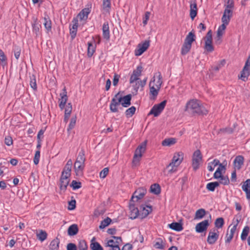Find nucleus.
<instances>
[{
	"mask_svg": "<svg viewBox=\"0 0 250 250\" xmlns=\"http://www.w3.org/2000/svg\"><path fill=\"white\" fill-rule=\"evenodd\" d=\"M43 25L47 30V32L51 31L52 28V23L49 18L47 16L44 18Z\"/></svg>",
	"mask_w": 250,
	"mask_h": 250,
	"instance_id": "f704fd0d",
	"label": "nucleus"
},
{
	"mask_svg": "<svg viewBox=\"0 0 250 250\" xmlns=\"http://www.w3.org/2000/svg\"><path fill=\"white\" fill-rule=\"evenodd\" d=\"M121 104L125 107L129 106L131 104V95L130 94L122 96L120 94Z\"/></svg>",
	"mask_w": 250,
	"mask_h": 250,
	"instance_id": "6ab92c4d",
	"label": "nucleus"
},
{
	"mask_svg": "<svg viewBox=\"0 0 250 250\" xmlns=\"http://www.w3.org/2000/svg\"><path fill=\"white\" fill-rule=\"evenodd\" d=\"M195 40V35L192 32H190L187 36L184 43L191 45L192 43Z\"/></svg>",
	"mask_w": 250,
	"mask_h": 250,
	"instance_id": "c756f323",
	"label": "nucleus"
},
{
	"mask_svg": "<svg viewBox=\"0 0 250 250\" xmlns=\"http://www.w3.org/2000/svg\"><path fill=\"white\" fill-rule=\"evenodd\" d=\"M133 202L130 201L129 206V209L130 210V218L131 219H135L138 216L139 212L138 209L135 207V206Z\"/></svg>",
	"mask_w": 250,
	"mask_h": 250,
	"instance_id": "aec40b11",
	"label": "nucleus"
},
{
	"mask_svg": "<svg viewBox=\"0 0 250 250\" xmlns=\"http://www.w3.org/2000/svg\"><path fill=\"white\" fill-rule=\"evenodd\" d=\"M40 27L41 25L37 23H34L33 25V31L37 35L39 33Z\"/></svg>",
	"mask_w": 250,
	"mask_h": 250,
	"instance_id": "0e129e2a",
	"label": "nucleus"
},
{
	"mask_svg": "<svg viewBox=\"0 0 250 250\" xmlns=\"http://www.w3.org/2000/svg\"><path fill=\"white\" fill-rule=\"evenodd\" d=\"M73 22L74 23L73 25L72 26V27H70V33L72 39H74L76 35L77 28L78 26L77 20H74L73 21Z\"/></svg>",
	"mask_w": 250,
	"mask_h": 250,
	"instance_id": "a878e982",
	"label": "nucleus"
},
{
	"mask_svg": "<svg viewBox=\"0 0 250 250\" xmlns=\"http://www.w3.org/2000/svg\"><path fill=\"white\" fill-rule=\"evenodd\" d=\"M70 186L72 187L74 189H76L81 187V183L76 181L73 180Z\"/></svg>",
	"mask_w": 250,
	"mask_h": 250,
	"instance_id": "13d9d810",
	"label": "nucleus"
},
{
	"mask_svg": "<svg viewBox=\"0 0 250 250\" xmlns=\"http://www.w3.org/2000/svg\"><path fill=\"white\" fill-rule=\"evenodd\" d=\"M176 142V140L175 138H168L166 139L163 141L162 145L163 146H170L175 144Z\"/></svg>",
	"mask_w": 250,
	"mask_h": 250,
	"instance_id": "e433bc0d",
	"label": "nucleus"
},
{
	"mask_svg": "<svg viewBox=\"0 0 250 250\" xmlns=\"http://www.w3.org/2000/svg\"><path fill=\"white\" fill-rule=\"evenodd\" d=\"M209 224L208 220H205L198 224L195 226V230L198 233H202L207 230Z\"/></svg>",
	"mask_w": 250,
	"mask_h": 250,
	"instance_id": "ddd939ff",
	"label": "nucleus"
},
{
	"mask_svg": "<svg viewBox=\"0 0 250 250\" xmlns=\"http://www.w3.org/2000/svg\"><path fill=\"white\" fill-rule=\"evenodd\" d=\"M147 79V78H146L143 81H138L136 83H135V84L132 85L134 90L135 91L136 94L137 93L138 91L139 86H141L142 87H143L146 84Z\"/></svg>",
	"mask_w": 250,
	"mask_h": 250,
	"instance_id": "cd10ccee",
	"label": "nucleus"
},
{
	"mask_svg": "<svg viewBox=\"0 0 250 250\" xmlns=\"http://www.w3.org/2000/svg\"><path fill=\"white\" fill-rule=\"evenodd\" d=\"M197 5L195 1L190 3V17L193 20L197 15Z\"/></svg>",
	"mask_w": 250,
	"mask_h": 250,
	"instance_id": "393cba45",
	"label": "nucleus"
},
{
	"mask_svg": "<svg viewBox=\"0 0 250 250\" xmlns=\"http://www.w3.org/2000/svg\"><path fill=\"white\" fill-rule=\"evenodd\" d=\"M140 209H141V215L142 218L146 217L152 211L151 207L149 206H146V207L142 206Z\"/></svg>",
	"mask_w": 250,
	"mask_h": 250,
	"instance_id": "b1692460",
	"label": "nucleus"
},
{
	"mask_svg": "<svg viewBox=\"0 0 250 250\" xmlns=\"http://www.w3.org/2000/svg\"><path fill=\"white\" fill-rule=\"evenodd\" d=\"M67 250H77V246L74 243H68L66 247Z\"/></svg>",
	"mask_w": 250,
	"mask_h": 250,
	"instance_id": "774afa93",
	"label": "nucleus"
},
{
	"mask_svg": "<svg viewBox=\"0 0 250 250\" xmlns=\"http://www.w3.org/2000/svg\"><path fill=\"white\" fill-rule=\"evenodd\" d=\"M226 63L225 60H221L218 65L214 67V70L215 71H218L222 67L224 66Z\"/></svg>",
	"mask_w": 250,
	"mask_h": 250,
	"instance_id": "052dcab7",
	"label": "nucleus"
},
{
	"mask_svg": "<svg viewBox=\"0 0 250 250\" xmlns=\"http://www.w3.org/2000/svg\"><path fill=\"white\" fill-rule=\"evenodd\" d=\"M111 222V219L109 217H107L106 218H105L101 222V224L99 226L100 229H103L105 228L106 227H107L110 224Z\"/></svg>",
	"mask_w": 250,
	"mask_h": 250,
	"instance_id": "c03bdc74",
	"label": "nucleus"
},
{
	"mask_svg": "<svg viewBox=\"0 0 250 250\" xmlns=\"http://www.w3.org/2000/svg\"><path fill=\"white\" fill-rule=\"evenodd\" d=\"M230 20L225 18H221L222 24L218 27L217 31V37H222L225 32L227 25L229 24Z\"/></svg>",
	"mask_w": 250,
	"mask_h": 250,
	"instance_id": "2eb2a0df",
	"label": "nucleus"
},
{
	"mask_svg": "<svg viewBox=\"0 0 250 250\" xmlns=\"http://www.w3.org/2000/svg\"><path fill=\"white\" fill-rule=\"evenodd\" d=\"M250 74V55L248 57L247 61L245 62L244 67L241 72L240 76L239 78L242 81L245 82Z\"/></svg>",
	"mask_w": 250,
	"mask_h": 250,
	"instance_id": "423d86ee",
	"label": "nucleus"
},
{
	"mask_svg": "<svg viewBox=\"0 0 250 250\" xmlns=\"http://www.w3.org/2000/svg\"><path fill=\"white\" fill-rule=\"evenodd\" d=\"M154 247L156 249H164L165 247V243L163 241L162 238H157L155 242Z\"/></svg>",
	"mask_w": 250,
	"mask_h": 250,
	"instance_id": "72a5a7b5",
	"label": "nucleus"
},
{
	"mask_svg": "<svg viewBox=\"0 0 250 250\" xmlns=\"http://www.w3.org/2000/svg\"><path fill=\"white\" fill-rule=\"evenodd\" d=\"M103 36L106 40H109L110 39V32L109 24L107 21L104 22L102 27Z\"/></svg>",
	"mask_w": 250,
	"mask_h": 250,
	"instance_id": "412c9836",
	"label": "nucleus"
},
{
	"mask_svg": "<svg viewBox=\"0 0 250 250\" xmlns=\"http://www.w3.org/2000/svg\"><path fill=\"white\" fill-rule=\"evenodd\" d=\"M30 85L34 90H37L36 80L35 76L34 75L30 76Z\"/></svg>",
	"mask_w": 250,
	"mask_h": 250,
	"instance_id": "3c124183",
	"label": "nucleus"
},
{
	"mask_svg": "<svg viewBox=\"0 0 250 250\" xmlns=\"http://www.w3.org/2000/svg\"><path fill=\"white\" fill-rule=\"evenodd\" d=\"M60 240L57 237L53 239L49 245V250H58L59 248Z\"/></svg>",
	"mask_w": 250,
	"mask_h": 250,
	"instance_id": "2f4dec72",
	"label": "nucleus"
},
{
	"mask_svg": "<svg viewBox=\"0 0 250 250\" xmlns=\"http://www.w3.org/2000/svg\"><path fill=\"white\" fill-rule=\"evenodd\" d=\"M185 111L191 114H207L208 110L196 99L189 100L186 104Z\"/></svg>",
	"mask_w": 250,
	"mask_h": 250,
	"instance_id": "f03ea898",
	"label": "nucleus"
},
{
	"mask_svg": "<svg viewBox=\"0 0 250 250\" xmlns=\"http://www.w3.org/2000/svg\"><path fill=\"white\" fill-rule=\"evenodd\" d=\"M76 117L75 116V117H72L71 119L70 123L68 127L67 128L68 131H69L70 130H71L72 129H73L75 125H76Z\"/></svg>",
	"mask_w": 250,
	"mask_h": 250,
	"instance_id": "864d4df0",
	"label": "nucleus"
},
{
	"mask_svg": "<svg viewBox=\"0 0 250 250\" xmlns=\"http://www.w3.org/2000/svg\"><path fill=\"white\" fill-rule=\"evenodd\" d=\"M242 189L246 192L247 199H250V179H247L244 182L242 187Z\"/></svg>",
	"mask_w": 250,
	"mask_h": 250,
	"instance_id": "5701e85b",
	"label": "nucleus"
},
{
	"mask_svg": "<svg viewBox=\"0 0 250 250\" xmlns=\"http://www.w3.org/2000/svg\"><path fill=\"white\" fill-rule=\"evenodd\" d=\"M219 164V161L217 159H214L212 162L209 163L208 165V169L210 171H212L216 166Z\"/></svg>",
	"mask_w": 250,
	"mask_h": 250,
	"instance_id": "58836bf2",
	"label": "nucleus"
},
{
	"mask_svg": "<svg viewBox=\"0 0 250 250\" xmlns=\"http://www.w3.org/2000/svg\"><path fill=\"white\" fill-rule=\"evenodd\" d=\"M79 250H87L88 247L86 242L84 240H81L78 245Z\"/></svg>",
	"mask_w": 250,
	"mask_h": 250,
	"instance_id": "49530a36",
	"label": "nucleus"
},
{
	"mask_svg": "<svg viewBox=\"0 0 250 250\" xmlns=\"http://www.w3.org/2000/svg\"><path fill=\"white\" fill-rule=\"evenodd\" d=\"M219 183L224 185H227L229 184V180L228 177L223 176L220 178Z\"/></svg>",
	"mask_w": 250,
	"mask_h": 250,
	"instance_id": "6e6d98bb",
	"label": "nucleus"
},
{
	"mask_svg": "<svg viewBox=\"0 0 250 250\" xmlns=\"http://www.w3.org/2000/svg\"><path fill=\"white\" fill-rule=\"evenodd\" d=\"M72 165V161L71 159H69L67 161L66 165L65 166L62 172H67V173L68 172L69 173H71Z\"/></svg>",
	"mask_w": 250,
	"mask_h": 250,
	"instance_id": "a18cd8bd",
	"label": "nucleus"
},
{
	"mask_svg": "<svg viewBox=\"0 0 250 250\" xmlns=\"http://www.w3.org/2000/svg\"><path fill=\"white\" fill-rule=\"evenodd\" d=\"M136 107L132 106L125 111V115L127 117H130L135 113Z\"/></svg>",
	"mask_w": 250,
	"mask_h": 250,
	"instance_id": "09e8293b",
	"label": "nucleus"
},
{
	"mask_svg": "<svg viewBox=\"0 0 250 250\" xmlns=\"http://www.w3.org/2000/svg\"><path fill=\"white\" fill-rule=\"evenodd\" d=\"M202 155L199 150H196L192 157V167L194 170H197L200 165V162L202 161Z\"/></svg>",
	"mask_w": 250,
	"mask_h": 250,
	"instance_id": "1a4fd4ad",
	"label": "nucleus"
},
{
	"mask_svg": "<svg viewBox=\"0 0 250 250\" xmlns=\"http://www.w3.org/2000/svg\"><path fill=\"white\" fill-rule=\"evenodd\" d=\"M224 224V219L223 218H218L215 221V226L217 228H221L223 227Z\"/></svg>",
	"mask_w": 250,
	"mask_h": 250,
	"instance_id": "603ef678",
	"label": "nucleus"
},
{
	"mask_svg": "<svg viewBox=\"0 0 250 250\" xmlns=\"http://www.w3.org/2000/svg\"><path fill=\"white\" fill-rule=\"evenodd\" d=\"M72 105L71 103H68L65 108V114H68V115H70V114L72 112Z\"/></svg>",
	"mask_w": 250,
	"mask_h": 250,
	"instance_id": "680f3d73",
	"label": "nucleus"
},
{
	"mask_svg": "<svg viewBox=\"0 0 250 250\" xmlns=\"http://www.w3.org/2000/svg\"><path fill=\"white\" fill-rule=\"evenodd\" d=\"M69 206L68 209L69 210H73L76 208V201L72 200L68 202Z\"/></svg>",
	"mask_w": 250,
	"mask_h": 250,
	"instance_id": "e2e57ef3",
	"label": "nucleus"
},
{
	"mask_svg": "<svg viewBox=\"0 0 250 250\" xmlns=\"http://www.w3.org/2000/svg\"><path fill=\"white\" fill-rule=\"evenodd\" d=\"M146 142L145 141L139 145L136 149L132 161V167L133 168L139 166L143 154L146 151Z\"/></svg>",
	"mask_w": 250,
	"mask_h": 250,
	"instance_id": "7ed1b4c3",
	"label": "nucleus"
},
{
	"mask_svg": "<svg viewBox=\"0 0 250 250\" xmlns=\"http://www.w3.org/2000/svg\"><path fill=\"white\" fill-rule=\"evenodd\" d=\"M149 46V41H146L143 44H139L138 48L135 50V54L137 56L141 55Z\"/></svg>",
	"mask_w": 250,
	"mask_h": 250,
	"instance_id": "4468645a",
	"label": "nucleus"
},
{
	"mask_svg": "<svg viewBox=\"0 0 250 250\" xmlns=\"http://www.w3.org/2000/svg\"><path fill=\"white\" fill-rule=\"evenodd\" d=\"M85 161V158L84 157V153L83 150H81L77 158L76 162H80L81 163H84Z\"/></svg>",
	"mask_w": 250,
	"mask_h": 250,
	"instance_id": "de8ad7c7",
	"label": "nucleus"
},
{
	"mask_svg": "<svg viewBox=\"0 0 250 250\" xmlns=\"http://www.w3.org/2000/svg\"><path fill=\"white\" fill-rule=\"evenodd\" d=\"M84 167V163H81L75 162L74 164V169L77 175L81 173Z\"/></svg>",
	"mask_w": 250,
	"mask_h": 250,
	"instance_id": "7c9ffc66",
	"label": "nucleus"
},
{
	"mask_svg": "<svg viewBox=\"0 0 250 250\" xmlns=\"http://www.w3.org/2000/svg\"><path fill=\"white\" fill-rule=\"evenodd\" d=\"M118 244L116 243L113 240H110L108 241L107 243L105 245V248L112 247V246H118Z\"/></svg>",
	"mask_w": 250,
	"mask_h": 250,
	"instance_id": "338daca9",
	"label": "nucleus"
},
{
	"mask_svg": "<svg viewBox=\"0 0 250 250\" xmlns=\"http://www.w3.org/2000/svg\"><path fill=\"white\" fill-rule=\"evenodd\" d=\"M183 159V153L182 152H178L175 153L172 159L171 162L167 166L169 168L168 172L172 173L176 171V167L180 165Z\"/></svg>",
	"mask_w": 250,
	"mask_h": 250,
	"instance_id": "20e7f679",
	"label": "nucleus"
},
{
	"mask_svg": "<svg viewBox=\"0 0 250 250\" xmlns=\"http://www.w3.org/2000/svg\"><path fill=\"white\" fill-rule=\"evenodd\" d=\"M143 70V67L141 65L137 66V68L133 71L132 75H131L129 82L131 84H135L138 80H139V77L141 75V73Z\"/></svg>",
	"mask_w": 250,
	"mask_h": 250,
	"instance_id": "9d476101",
	"label": "nucleus"
},
{
	"mask_svg": "<svg viewBox=\"0 0 250 250\" xmlns=\"http://www.w3.org/2000/svg\"><path fill=\"white\" fill-rule=\"evenodd\" d=\"M150 191L151 192H152L156 195H158L161 192L160 187L158 184H154L153 185H152L150 188Z\"/></svg>",
	"mask_w": 250,
	"mask_h": 250,
	"instance_id": "4c0bfd02",
	"label": "nucleus"
},
{
	"mask_svg": "<svg viewBox=\"0 0 250 250\" xmlns=\"http://www.w3.org/2000/svg\"><path fill=\"white\" fill-rule=\"evenodd\" d=\"M95 238L93 237L91 241V244L90 245V248L92 250H103V247L100 245V244L95 241Z\"/></svg>",
	"mask_w": 250,
	"mask_h": 250,
	"instance_id": "c85d7f7f",
	"label": "nucleus"
},
{
	"mask_svg": "<svg viewBox=\"0 0 250 250\" xmlns=\"http://www.w3.org/2000/svg\"><path fill=\"white\" fill-rule=\"evenodd\" d=\"M5 144L8 146H11L13 144V140L12 137L10 136H6L4 140Z\"/></svg>",
	"mask_w": 250,
	"mask_h": 250,
	"instance_id": "69168bd1",
	"label": "nucleus"
},
{
	"mask_svg": "<svg viewBox=\"0 0 250 250\" xmlns=\"http://www.w3.org/2000/svg\"><path fill=\"white\" fill-rule=\"evenodd\" d=\"M219 237L218 231L214 229L213 231H209L207 238V242L209 244H213L217 240Z\"/></svg>",
	"mask_w": 250,
	"mask_h": 250,
	"instance_id": "dca6fc26",
	"label": "nucleus"
},
{
	"mask_svg": "<svg viewBox=\"0 0 250 250\" xmlns=\"http://www.w3.org/2000/svg\"><path fill=\"white\" fill-rule=\"evenodd\" d=\"M21 49L19 46H15L14 48V56L17 60H18L21 54Z\"/></svg>",
	"mask_w": 250,
	"mask_h": 250,
	"instance_id": "5fc2aeb1",
	"label": "nucleus"
},
{
	"mask_svg": "<svg viewBox=\"0 0 250 250\" xmlns=\"http://www.w3.org/2000/svg\"><path fill=\"white\" fill-rule=\"evenodd\" d=\"M191 45L184 43L181 49V54L183 55L187 54L190 50Z\"/></svg>",
	"mask_w": 250,
	"mask_h": 250,
	"instance_id": "37998d69",
	"label": "nucleus"
},
{
	"mask_svg": "<svg viewBox=\"0 0 250 250\" xmlns=\"http://www.w3.org/2000/svg\"><path fill=\"white\" fill-rule=\"evenodd\" d=\"M244 158L241 155L236 156L234 160L233 164L235 169L239 170L244 164Z\"/></svg>",
	"mask_w": 250,
	"mask_h": 250,
	"instance_id": "a211bd4d",
	"label": "nucleus"
},
{
	"mask_svg": "<svg viewBox=\"0 0 250 250\" xmlns=\"http://www.w3.org/2000/svg\"><path fill=\"white\" fill-rule=\"evenodd\" d=\"M95 46L91 43H88L87 55L89 57H91L95 51Z\"/></svg>",
	"mask_w": 250,
	"mask_h": 250,
	"instance_id": "a19ab883",
	"label": "nucleus"
},
{
	"mask_svg": "<svg viewBox=\"0 0 250 250\" xmlns=\"http://www.w3.org/2000/svg\"><path fill=\"white\" fill-rule=\"evenodd\" d=\"M205 49L208 52H212L214 50V48L212 45V32L209 30L207 34L205 37Z\"/></svg>",
	"mask_w": 250,
	"mask_h": 250,
	"instance_id": "9b49d317",
	"label": "nucleus"
},
{
	"mask_svg": "<svg viewBox=\"0 0 250 250\" xmlns=\"http://www.w3.org/2000/svg\"><path fill=\"white\" fill-rule=\"evenodd\" d=\"M146 193V189L141 187L138 188L134 193L132 196L131 202H134V199H136V201L142 199Z\"/></svg>",
	"mask_w": 250,
	"mask_h": 250,
	"instance_id": "f8f14e48",
	"label": "nucleus"
},
{
	"mask_svg": "<svg viewBox=\"0 0 250 250\" xmlns=\"http://www.w3.org/2000/svg\"><path fill=\"white\" fill-rule=\"evenodd\" d=\"M40 157V151L39 150L36 151L35 156L34 158V163L35 165L39 164Z\"/></svg>",
	"mask_w": 250,
	"mask_h": 250,
	"instance_id": "bf43d9fd",
	"label": "nucleus"
},
{
	"mask_svg": "<svg viewBox=\"0 0 250 250\" xmlns=\"http://www.w3.org/2000/svg\"><path fill=\"white\" fill-rule=\"evenodd\" d=\"M219 186V183L218 182H210L207 185V188L211 191H214L215 188Z\"/></svg>",
	"mask_w": 250,
	"mask_h": 250,
	"instance_id": "ea45409f",
	"label": "nucleus"
},
{
	"mask_svg": "<svg viewBox=\"0 0 250 250\" xmlns=\"http://www.w3.org/2000/svg\"><path fill=\"white\" fill-rule=\"evenodd\" d=\"M60 96L61 98L60 99L59 107L62 110L64 108L68 98L66 90L65 87L62 89V92L60 94Z\"/></svg>",
	"mask_w": 250,
	"mask_h": 250,
	"instance_id": "f3484780",
	"label": "nucleus"
},
{
	"mask_svg": "<svg viewBox=\"0 0 250 250\" xmlns=\"http://www.w3.org/2000/svg\"><path fill=\"white\" fill-rule=\"evenodd\" d=\"M206 211L204 208L198 209L195 214L194 219L199 220L202 219L206 215Z\"/></svg>",
	"mask_w": 250,
	"mask_h": 250,
	"instance_id": "473e14b6",
	"label": "nucleus"
},
{
	"mask_svg": "<svg viewBox=\"0 0 250 250\" xmlns=\"http://www.w3.org/2000/svg\"><path fill=\"white\" fill-rule=\"evenodd\" d=\"M169 228L174 230L180 231L183 230L182 225L178 222H173L169 225Z\"/></svg>",
	"mask_w": 250,
	"mask_h": 250,
	"instance_id": "c9c22d12",
	"label": "nucleus"
},
{
	"mask_svg": "<svg viewBox=\"0 0 250 250\" xmlns=\"http://www.w3.org/2000/svg\"><path fill=\"white\" fill-rule=\"evenodd\" d=\"M250 231V228L248 226H246L243 229L241 235V238L242 240H246L249 232Z\"/></svg>",
	"mask_w": 250,
	"mask_h": 250,
	"instance_id": "8fccbe9b",
	"label": "nucleus"
},
{
	"mask_svg": "<svg viewBox=\"0 0 250 250\" xmlns=\"http://www.w3.org/2000/svg\"><path fill=\"white\" fill-rule=\"evenodd\" d=\"M120 93L116 94L112 99L110 104V110L112 112L116 113L119 111L118 106L121 104Z\"/></svg>",
	"mask_w": 250,
	"mask_h": 250,
	"instance_id": "0eeeda50",
	"label": "nucleus"
},
{
	"mask_svg": "<svg viewBox=\"0 0 250 250\" xmlns=\"http://www.w3.org/2000/svg\"><path fill=\"white\" fill-rule=\"evenodd\" d=\"M47 235V233L42 230H40L39 233L37 234V238L42 242L43 241L46 239Z\"/></svg>",
	"mask_w": 250,
	"mask_h": 250,
	"instance_id": "79ce46f5",
	"label": "nucleus"
},
{
	"mask_svg": "<svg viewBox=\"0 0 250 250\" xmlns=\"http://www.w3.org/2000/svg\"><path fill=\"white\" fill-rule=\"evenodd\" d=\"M79 231V229L77 225L73 224L69 227L67 233L69 236H74L76 235Z\"/></svg>",
	"mask_w": 250,
	"mask_h": 250,
	"instance_id": "bb28decb",
	"label": "nucleus"
},
{
	"mask_svg": "<svg viewBox=\"0 0 250 250\" xmlns=\"http://www.w3.org/2000/svg\"><path fill=\"white\" fill-rule=\"evenodd\" d=\"M71 173L62 172L60 178V189L65 191L70 181Z\"/></svg>",
	"mask_w": 250,
	"mask_h": 250,
	"instance_id": "6e6552de",
	"label": "nucleus"
},
{
	"mask_svg": "<svg viewBox=\"0 0 250 250\" xmlns=\"http://www.w3.org/2000/svg\"><path fill=\"white\" fill-rule=\"evenodd\" d=\"M162 83V77L160 72L155 73L149 83L150 99L155 100L156 98Z\"/></svg>",
	"mask_w": 250,
	"mask_h": 250,
	"instance_id": "f257e3e1",
	"label": "nucleus"
},
{
	"mask_svg": "<svg viewBox=\"0 0 250 250\" xmlns=\"http://www.w3.org/2000/svg\"><path fill=\"white\" fill-rule=\"evenodd\" d=\"M109 169L108 167H105L104 168L100 173V177L101 178H104L108 174Z\"/></svg>",
	"mask_w": 250,
	"mask_h": 250,
	"instance_id": "4d7b16f0",
	"label": "nucleus"
},
{
	"mask_svg": "<svg viewBox=\"0 0 250 250\" xmlns=\"http://www.w3.org/2000/svg\"><path fill=\"white\" fill-rule=\"evenodd\" d=\"M166 103L167 101L165 100L159 104H155L149 112L148 115H153L154 117L158 116L164 110Z\"/></svg>",
	"mask_w": 250,
	"mask_h": 250,
	"instance_id": "39448f33",
	"label": "nucleus"
},
{
	"mask_svg": "<svg viewBox=\"0 0 250 250\" xmlns=\"http://www.w3.org/2000/svg\"><path fill=\"white\" fill-rule=\"evenodd\" d=\"M91 6L90 7H86L83 9L78 14V18L80 20H85L87 19L88 15L91 11Z\"/></svg>",
	"mask_w": 250,
	"mask_h": 250,
	"instance_id": "4be33fe9",
	"label": "nucleus"
}]
</instances>
